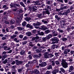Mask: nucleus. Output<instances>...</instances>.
Here are the masks:
<instances>
[{"label": "nucleus", "mask_w": 74, "mask_h": 74, "mask_svg": "<svg viewBox=\"0 0 74 74\" xmlns=\"http://www.w3.org/2000/svg\"><path fill=\"white\" fill-rule=\"evenodd\" d=\"M50 55H51L50 56V54L48 53V52H46L44 54V56H45V58H46V59H47L48 58H49V59H50V58H52V57H53V56H54L51 53Z\"/></svg>", "instance_id": "f257e3e1"}, {"label": "nucleus", "mask_w": 74, "mask_h": 74, "mask_svg": "<svg viewBox=\"0 0 74 74\" xmlns=\"http://www.w3.org/2000/svg\"><path fill=\"white\" fill-rule=\"evenodd\" d=\"M42 24V23H41L40 22H37V23H34L33 24V25L34 26V28L36 29H39V27L37 26H40Z\"/></svg>", "instance_id": "f03ea898"}, {"label": "nucleus", "mask_w": 74, "mask_h": 74, "mask_svg": "<svg viewBox=\"0 0 74 74\" xmlns=\"http://www.w3.org/2000/svg\"><path fill=\"white\" fill-rule=\"evenodd\" d=\"M51 41H53L52 42V44H58V42H59V39H55L54 38H52L51 39Z\"/></svg>", "instance_id": "7ed1b4c3"}, {"label": "nucleus", "mask_w": 74, "mask_h": 74, "mask_svg": "<svg viewBox=\"0 0 74 74\" xmlns=\"http://www.w3.org/2000/svg\"><path fill=\"white\" fill-rule=\"evenodd\" d=\"M15 62H16V64L17 66H19L20 64H21L23 62L22 61H19V60H16Z\"/></svg>", "instance_id": "20e7f679"}, {"label": "nucleus", "mask_w": 74, "mask_h": 74, "mask_svg": "<svg viewBox=\"0 0 74 74\" xmlns=\"http://www.w3.org/2000/svg\"><path fill=\"white\" fill-rule=\"evenodd\" d=\"M61 64H62V66L64 68H67V67H68V66H67V65H68L67 63L66 62H64L63 63H62Z\"/></svg>", "instance_id": "39448f33"}, {"label": "nucleus", "mask_w": 74, "mask_h": 74, "mask_svg": "<svg viewBox=\"0 0 74 74\" xmlns=\"http://www.w3.org/2000/svg\"><path fill=\"white\" fill-rule=\"evenodd\" d=\"M39 66L40 67H44V66H47V62H43L41 64H39Z\"/></svg>", "instance_id": "423d86ee"}, {"label": "nucleus", "mask_w": 74, "mask_h": 74, "mask_svg": "<svg viewBox=\"0 0 74 74\" xmlns=\"http://www.w3.org/2000/svg\"><path fill=\"white\" fill-rule=\"evenodd\" d=\"M70 52V49H65L64 50V53L65 55H67L68 53H69Z\"/></svg>", "instance_id": "0eeeda50"}, {"label": "nucleus", "mask_w": 74, "mask_h": 74, "mask_svg": "<svg viewBox=\"0 0 74 74\" xmlns=\"http://www.w3.org/2000/svg\"><path fill=\"white\" fill-rule=\"evenodd\" d=\"M52 35L53 36H58V32H56L54 30H52Z\"/></svg>", "instance_id": "6e6552de"}, {"label": "nucleus", "mask_w": 74, "mask_h": 74, "mask_svg": "<svg viewBox=\"0 0 74 74\" xmlns=\"http://www.w3.org/2000/svg\"><path fill=\"white\" fill-rule=\"evenodd\" d=\"M27 27L28 28H29V29H33L34 27L33 25H30L29 24H28L26 25Z\"/></svg>", "instance_id": "1a4fd4ad"}, {"label": "nucleus", "mask_w": 74, "mask_h": 74, "mask_svg": "<svg viewBox=\"0 0 74 74\" xmlns=\"http://www.w3.org/2000/svg\"><path fill=\"white\" fill-rule=\"evenodd\" d=\"M59 69H55L52 71V73L53 74H56V73H59Z\"/></svg>", "instance_id": "9d476101"}, {"label": "nucleus", "mask_w": 74, "mask_h": 74, "mask_svg": "<svg viewBox=\"0 0 74 74\" xmlns=\"http://www.w3.org/2000/svg\"><path fill=\"white\" fill-rule=\"evenodd\" d=\"M43 13L44 15H45V14H48V15H49L50 14L49 11L48 10H47L45 11H43Z\"/></svg>", "instance_id": "9b49d317"}, {"label": "nucleus", "mask_w": 74, "mask_h": 74, "mask_svg": "<svg viewBox=\"0 0 74 74\" xmlns=\"http://www.w3.org/2000/svg\"><path fill=\"white\" fill-rule=\"evenodd\" d=\"M74 69V68L73 66H70L69 69V72H71L73 69Z\"/></svg>", "instance_id": "f8f14e48"}, {"label": "nucleus", "mask_w": 74, "mask_h": 74, "mask_svg": "<svg viewBox=\"0 0 74 74\" xmlns=\"http://www.w3.org/2000/svg\"><path fill=\"white\" fill-rule=\"evenodd\" d=\"M17 29L18 30H24V28L23 27H17Z\"/></svg>", "instance_id": "ddd939ff"}, {"label": "nucleus", "mask_w": 74, "mask_h": 74, "mask_svg": "<svg viewBox=\"0 0 74 74\" xmlns=\"http://www.w3.org/2000/svg\"><path fill=\"white\" fill-rule=\"evenodd\" d=\"M31 18L30 17H26L25 18V21H27V22H29V21H31Z\"/></svg>", "instance_id": "4468645a"}, {"label": "nucleus", "mask_w": 74, "mask_h": 74, "mask_svg": "<svg viewBox=\"0 0 74 74\" xmlns=\"http://www.w3.org/2000/svg\"><path fill=\"white\" fill-rule=\"evenodd\" d=\"M41 28L42 30H45L47 29V27H45L44 25L41 26Z\"/></svg>", "instance_id": "2eb2a0df"}, {"label": "nucleus", "mask_w": 74, "mask_h": 74, "mask_svg": "<svg viewBox=\"0 0 74 74\" xmlns=\"http://www.w3.org/2000/svg\"><path fill=\"white\" fill-rule=\"evenodd\" d=\"M47 7V10H51V7H52V5H49L48 6L47 5L46 6V7Z\"/></svg>", "instance_id": "dca6fc26"}, {"label": "nucleus", "mask_w": 74, "mask_h": 74, "mask_svg": "<svg viewBox=\"0 0 74 74\" xmlns=\"http://www.w3.org/2000/svg\"><path fill=\"white\" fill-rule=\"evenodd\" d=\"M26 35H27L28 36H32V33H31V32H27L26 33Z\"/></svg>", "instance_id": "f3484780"}, {"label": "nucleus", "mask_w": 74, "mask_h": 74, "mask_svg": "<svg viewBox=\"0 0 74 74\" xmlns=\"http://www.w3.org/2000/svg\"><path fill=\"white\" fill-rule=\"evenodd\" d=\"M20 5H21L22 7H24V8H25V7H26L25 5V4H24L23 3L22 1L20 2Z\"/></svg>", "instance_id": "a211bd4d"}, {"label": "nucleus", "mask_w": 74, "mask_h": 74, "mask_svg": "<svg viewBox=\"0 0 74 74\" xmlns=\"http://www.w3.org/2000/svg\"><path fill=\"white\" fill-rule=\"evenodd\" d=\"M33 58L35 59H38V58H40V56L37 55H35L33 56Z\"/></svg>", "instance_id": "6ab92c4d"}, {"label": "nucleus", "mask_w": 74, "mask_h": 74, "mask_svg": "<svg viewBox=\"0 0 74 74\" xmlns=\"http://www.w3.org/2000/svg\"><path fill=\"white\" fill-rule=\"evenodd\" d=\"M23 71V68H21L18 69V71L19 73H21V72H22Z\"/></svg>", "instance_id": "aec40b11"}, {"label": "nucleus", "mask_w": 74, "mask_h": 74, "mask_svg": "<svg viewBox=\"0 0 74 74\" xmlns=\"http://www.w3.org/2000/svg\"><path fill=\"white\" fill-rule=\"evenodd\" d=\"M16 36H17V35L14 34L12 36H11L10 38L11 39H14V38H15Z\"/></svg>", "instance_id": "412c9836"}, {"label": "nucleus", "mask_w": 74, "mask_h": 74, "mask_svg": "<svg viewBox=\"0 0 74 74\" xmlns=\"http://www.w3.org/2000/svg\"><path fill=\"white\" fill-rule=\"evenodd\" d=\"M60 23L61 24H62V25L63 26H64V25H65V21H63V20H62L60 21Z\"/></svg>", "instance_id": "4be33fe9"}, {"label": "nucleus", "mask_w": 74, "mask_h": 74, "mask_svg": "<svg viewBox=\"0 0 74 74\" xmlns=\"http://www.w3.org/2000/svg\"><path fill=\"white\" fill-rule=\"evenodd\" d=\"M67 6H64L63 7L61 8V9L62 11H63L64 9H67Z\"/></svg>", "instance_id": "5701e85b"}, {"label": "nucleus", "mask_w": 74, "mask_h": 74, "mask_svg": "<svg viewBox=\"0 0 74 74\" xmlns=\"http://www.w3.org/2000/svg\"><path fill=\"white\" fill-rule=\"evenodd\" d=\"M20 53L21 55H24L25 53V51L22 50L20 52Z\"/></svg>", "instance_id": "b1692460"}, {"label": "nucleus", "mask_w": 74, "mask_h": 74, "mask_svg": "<svg viewBox=\"0 0 74 74\" xmlns=\"http://www.w3.org/2000/svg\"><path fill=\"white\" fill-rule=\"evenodd\" d=\"M52 36L51 34H49L48 36H47V39H49L50 38H51Z\"/></svg>", "instance_id": "393cba45"}, {"label": "nucleus", "mask_w": 74, "mask_h": 74, "mask_svg": "<svg viewBox=\"0 0 74 74\" xmlns=\"http://www.w3.org/2000/svg\"><path fill=\"white\" fill-rule=\"evenodd\" d=\"M10 22L11 25H13V24H14L15 22V20H12V21H10Z\"/></svg>", "instance_id": "a878e982"}, {"label": "nucleus", "mask_w": 74, "mask_h": 74, "mask_svg": "<svg viewBox=\"0 0 74 74\" xmlns=\"http://www.w3.org/2000/svg\"><path fill=\"white\" fill-rule=\"evenodd\" d=\"M52 65H49L48 66L47 69L48 70H50V69H52Z\"/></svg>", "instance_id": "bb28decb"}, {"label": "nucleus", "mask_w": 74, "mask_h": 74, "mask_svg": "<svg viewBox=\"0 0 74 74\" xmlns=\"http://www.w3.org/2000/svg\"><path fill=\"white\" fill-rule=\"evenodd\" d=\"M29 46L30 47H34V45L33 44V42H30L29 43Z\"/></svg>", "instance_id": "cd10ccee"}, {"label": "nucleus", "mask_w": 74, "mask_h": 74, "mask_svg": "<svg viewBox=\"0 0 74 74\" xmlns=\"http://www.w3.org/2000/svg\"><path fill=\"white\" fill-rule=\"evenodd\" d=\"M14 41H16V42H19V40H18V38H14Z\"/></svg>", "instance_id": "c85d7f7f"}, {"label": "nucleus", "mask_w": 74, "mask_h": 74, "mask_svg": "<svg viewBox=\"0 0 74 74\" xmlns=\"http://www.w3.org/2000/svg\"><path fill=\"white\" fill-rule=\"evenodd\" d=\"M27 41H23L22 42V44L23 45H26L27 44Z\"/></svg>", "instance_id": "c756f323"}, {"label": "nucleus", "mask_w": 74, "mask_h": 74, "mask_svg": "<svg viewBox=\"0 0 74 74\" xmlns=\"http://www.w3.org/2000/svg\"><path fill=\"white\" fill-rule=\"evenodd\" d=\"M50 62L51 63V64L52 65V66H55V62H53V61H52L51 60L50 61Z\"/></svg>", "instance_id": "7c9ffc66"}, {"label": "nucleus", "mask_w": 74, "mask_h": 74, "mask_svg": "<svg viewBox=\"0 0 74 74\" xmlns=\"http://www.w3.org/2000/svg\"><path fill=\"white\" fill-rule=\"evenodd\" d=\"M42 22H43L45 24H46V23H48V22L47 21H45V20L43 19L42 20Z\"/></svg>", "instance_id": "2f4dec72"}, {"label": "nucleus", "mask_w": 74, "mask_h": 74, "mask_svg": "<svg viewBox=\"0 0 74 74\" xmlns=\"http://www.w3.org/2000/svg\"><path fill=\"white\" fill-rule=\"evenodd\" d=\"M31 11H35L37 10V9L35 8L34 7H32V8L31 9Z\"/></svg>", "instance_id": "473e14b6"}, {"label": "nucleus", "mask_w": 74, "mask_h": 74, "mask_svg": "<svg viewBox=\"0 0 74 74\" xmlns=\"http://www.w3.org/2000/svg\"><path fill=\"white\" fill-rule=\"evenodd\" d=\"M47 39H48V38L47 37H46L42 38V40H43V41H46V40H47Z\"/></svg>", "instance_id": "72a5a7b5"}, {"label": "nucleus", "mask_w": 74, "mask_h": 74, "mask_svg": "<svg viewBox=\"0 0 74 74\" xmlns=\"http://www.w3.org/2000/svg\"><path fill=\"white\" fill-rule=\"evenodd\" d=\"M26 25V22L25 21H24L22 23V26H25Z\"/></svg>", "instance_id": "f704fd0d"}, {"label": "nucleus", "mask_w": 74, "mask_h": 74, "mask_svg": "<svg viewBox=\"0 0 74 74\" xmlns=\"http://www.w3.org/2000/svg\"><path fill=\"white\" fill-rule=\"evenodd\" d=\"M60 70L62 72V73H65V70L62 68H60Z\"/></svg>", "instance_id": "c9c22d12"}, {"label": "nucleus", "mask_w": 74, "mask_h": 74, "mask_svg": "<svg viewBox=\"0 0 74 74\" xmlns=\"http://www.w3.org/2000/svg\"><path fill=\"white\" fill-rule=\"evenodd\" d=\"M27 73H31V69H27Z\"/></svg>", "instance_id": "e433bc0d"}, {"label": "nucleus", "mask_w": 74, "mask_h": 74, "mask_svg": "<svg viewBox=\"0 0 74 74\" xmlns=\"http://www.w3.org/2000/svg\"><path fill=\"white\" fill-rule=\"evenodd\" d=\"M62 40L63 41H66L67 40V38H62Z\"/></svg>", "instance_id": "4c0bfd02"}, {"label": "nucleus", "mask_w": 74, "mask_h": 74, "mask_svg": "<svg viewBox=\"0 0 74 74\" xmlns=\"http://www.w3.org/2000/svg\"><path fill=\"white\" fill-rule=\"evenodd\" d=\"M39 32L40 31H38V33H39L40 35H41L42 36H44V32H41L40 33Z\"/></svg>", "instance_id": "58836bf2"}, {"label": "nucleus", "mask_w": 74, "mask_h": 74, "mask_svg": "<svg viewBox=\"0 0 74 74\" xmlns=\"http://www.w3.org/2000/svg\"><path fill=\"white\" fill-rule=\"evenodd\" d=\"M57 30L58 32H59L60 33H62L63 32V30L60 29H58Z\"/></svg>", "instance_id": "ea45409f"}, {"label": "nucleus", "mask_w": 74, "mask_h": 74, "mask_svg": "<svg viewBox=\"0 0 74 74\" xmlns=\"http://www.w3.org/2000/svg\"><path fill=\"white\" fill-rule=\"evenodd\" d=\"M11 29L9 28H7L6 29V32H9V31H10Z\"/></svg>", "instance_id": "a19ab883"}, {"label": "nucleus", "mask_w": 74, "mask_h": 74, "mask_svg": "<svg viewBox=\"0 0 74 74\" xmlns=\"http://www.w3.org/2000/svg\"><path fill=\"white\" fill-rule=\"evenodd\" d=\"M32 55L33 56V55L32 54H30L28 56V58H29V59H32Z\"/></svg>", "instance_id": "79ce46f5"}, {"label": "nucleus", "mask_w": 74, "mask_h": 74, "mask_svg": "<svg viewBox=\"0 0 74 74\" xmlns=\"http://www.w3.org/2000/svg\"><path fill=\"white\" fill-rule=\"evenodd\" d=\"M55 63L57 65H58V64H60V63H59V62L58 61H56L55 62Z\"/></svg>", "instance_id": "37998d69"}, {"label": "nucleus", "mask_w": 74, "mask_h": 74, "mask_svg": "<svg viewBox=\"0 0 74 74\" xmlns=\"http://www.w3.org/2000/svg\"><path fill=\"white\" fill-rule=\"evenodd\" d=\"M35 73L36 74H39V71L37 70H36L35 71Z\"/></svg>", "instance_id": "c03bdc74"}, {"label": "nucleus", "mask_w": 74, "mask_h": 74, "mask_svg": "<svg viewBox=\"0 0 74 74\" xmlns=\"http://www.w3.org/2000/svg\"><path fill=\"white\" fill-rule=\"evenodd\" d=\"M61 10V8H60V9H58L57 8H56V11H57V12H59V11H60Z\"/></svg>", "instance_id": "a18cd8bd"}, {"label": "nucleus", "mask_w": 74, "mask_h": 74, "mask_svg": "<svg viewBox=\"0 0 74 74\" xmlns=\"http://www.w3.org/2000/svg\"><path fill=\"white\" fill-rule=\"evenodd\" d=\"M11 7H14V6L15 5V4L14 3H11V4L10 5Z\"/></svg>", "instance_id": "49530a36"}, {"label": "nucleus", "mask_w": 74, "mask_h": 74, "mask_svg": "<svg viewBox=\"0 0 74 74\" xmlns=\"http://www.w3.org/2000/svg\"><path fill=\"white\" fill-rule=\"evenodd\" d=\"M5 69L6 71H8V70H9V69H8V66H6Z\"/></svg>", "instance_id": "de8ad7c7"}, {"label": "nucleus", "mask_w": 74, "mask_h": 74, "mask_svg": "<svg viewBox=\"0 0 74 74\" xmlns=\"http://www.w3.org/2000/svg\"><path fill=\"white\" fill-rule=\"evenodd\" d=\"M51 2L50 1H48L47 2V4H48V5H51Z\"/></svg>", "instance_id": "09e8293b"}, {"label": "nucleus", "mask_w": 74, "mask_h": 74, "mask_svg": "<svg viewBox=\"0 0 74 74\" xmlns=\"http://www.w3.org/2000/svg\"><path fill=\"white\" fill-rule=\"evenodd\" d=\"M33 2H34L36 4V5H40V3H38V1H36V2H34V1Z\"/></svg>", "instance_id": "8fccbe9b"}, {"label": "nucleus", "mask_w": 74, "mask_h": 74, "mask_svg": "<svg viewBox=\"0 0 74 74\" xmlns=\"http://www.w3.org/2000/svg\"><path fill=\"white\" fill-rule=\"evenodd\" d=\"M17 19L18 21H21L22 20V19H21V17H17Z\"/></svg>", "instance_id": "3c124183"}, {"label": "nucleus", "mask_w": 74, "mask_h": 74, "mask_svg": "<svg viewBox=\"0 0 74 74\" xmlns=\"http://www.w3.org/2000/svg\"><path fill=\"white\" fill-rule=\"evenodd\" d=\"M68 14V13H67V12H65L63 13V15H67V14Z\"/></svg>", "instance_id": "603ef678"}, {"label": "nucleus", "mask_w": 74, "mask_h": 74, "mask_svg": "<svg viewBox=\"0 0 74 74\" xmlns=\"http://www.w3.org/2000/svg\"><path fill=\"white\" fill-rule=\"evenodd\" d=\"M27 39V37L26 36H25L24 38H23V40H26Z\"/></svg>", "instance_id": "864d4df0"}, {"label": "nucleus", "mask_w": 74, "mask_h": 74, "mask_svg": "<svg viewBox=\"0 0 74 74\" xmlns=\"http://www.w3.org/2000/svg\"><path fill=\"white\" fill-rule=\"evenodd\" d=\"M4 23L5 24H6L7 25H9V24H10V23L7 21H5Z\"/></svg>", "instance_id": "5fc2aeb1"}, {"label": "nucleus", "mask_w": 74, "mask_h": 74, "mask_svg": "<svg viewBox=\"0 0 74 74\" xmlns=\"http://www.w3.org/2000/svg\"><path fill=\"white\" fill-rule=\"evenodd\" d=\"M29 3H31V1L29 0H28L27 2V4H29Z\"/></svg>", "instance_id": "6e6d98bb"}, {"label": "nucleus", "mask_w": 74, "mask_h": 74, "mask_svg": "<svg viewBox=\"0 0 74 74\" xmlns=\"http://www.w3.org/2000/svg\"><path fill=\"white\" fill-rule=\"evenodd\" d=\"M57 1L58 2H60L61 3H63V0H57Z\"/></svg>", "instance_id": "4d7b16f0"}, {"label": "nucleus", "mask_w": 74, "mask_h": 74, "mask_svg": "<svg viewBox=\"0 0 74 74\" xmlns=\"http://www.w3.org/2000/svg\"><path fill=\"white\" fill-rule=\"evenodd\" d=\"M15 5H16V6H17V7H20V5L18 4L15 3Z\"/></svg>", "instance_id": "13d9d810"}, {"label": "nucleus", "mask_w": 74, "mask_h": 74, "mask_svg": "<svg viewBox=\"0 0 74 74\" xmlns=\"http://www.w3.org/2000/svg\"><path fill=\"white\" fill-rule=\"evenodd\" d=\"M58 15H63V13H62V12H58Z\"/></svg>", "instance_id": "bf43d9fd"}, {"label": "nucleus", "mask_w": 74, "mask_h": 74, "mask_svg": "<svg viewBox=\"0 0 74 74\" xmlns=\"http://www.w3.org/2000/svg\"><path fill=\"white\" fill-rule=\"evenodd\" d=\"M46 34H48V33H49L50 32V31L49 30H47L45 32Z\"/></svg>", "instance_id": "052dcab7"}, {"label": "nucleus", "mask_w": 74, "mask_h": 74, "mask_svg": "<svg viewBox=\"0 0 74 74\" xmlns=\"http://www.w3.org/2000/svg\"><path fill=\"white\" fill-rule=\"evenodd\" d=\"M55 55L56 56H58L59 55V54L58 53H55Z\"/></svg>", "instance_id": "680f3d73"}, {"label": "nucleus", "mask_w": 74, "mask_h": 74, "mask_svg": "<svg viewBox=\"0 0 74 74\" xmlns=\"http://www.w3.org/2000/svg\"><path fill=\"white\" fill-rule=\"evenodd\" d=\"M51 73V72L49 71H47L46 72V73H45L44 74H49Z\"/></svg>", "instance_id": "e2e57ef3"}, {"label": "nucleus", "mask_w": 74, "mask_h": 74, "mask_svg": "<svg viewBox=\"0 0 74 74\" xmlns=\"http://www.w3.org/2000/svg\"><path fill=\"white\" fill-rule=\"evenodd\" d=\"M36 51L37 53H40V50L38 49H37Z\"/></svg>", "instance_id": "0e129e2a"}, {"label": "nucleus", "mask_w": 74, "mask_h": 74, "mask_svg": "<svg viewBox=\"0 0 74 74\" xmlns=\"http://www.w3.org/2000/svg\"><path fill=\"white\" fill-rule=\"evenodd\" d=\"M5 58L3 56L2 57V60H4V59H5Z\"/></svg>", "instance_id": "69168bd1"}, {"label": "nucleus", "mask_w": 74, "mask_h": 74, "mask_svg": "<svg viewBox=\"0 0 74 74\" xmlns=\"http://www.w3.org/2000/svg\"><path fill=\"white\" fill-rule=\"evenodd\" d=\"M23 36L22 35H20L19 36V37L20 38H23Z\"/></svg>", "instance_id": "338daca9"}, {"label": "nucleus", "mask_w": 74, "mask_h": 74, "mask_svg": "<svg viewBox=\"0 0 74 74\" xmlns=\"http://www.w3.org/2000/svg\"><path fill=\"white\" fill-rule=\"evenodd\" d=\"M70 53L71 54H73V53H74V51H71Z\"/></svg>", "instance_id": "774afa93"}]
</instances>
